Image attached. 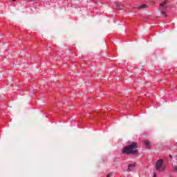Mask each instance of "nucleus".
Returning <instances> with one entry per match:
<instances>
[{
	"mask_svg": "<svg viewBox=\"0 0 177 177\" xmlns=\"http://www.w3.org/2000/svg\"><path fill=\"white\" fill-rule=\"evenodd\" d=\"M138 142H133L131 145L124 147L122 149V154H126L127 156H130V154H138L139 151L138 149Z\"/></svg>",
	"mask_w": 177,
	"mask_h": 177,
	"instance_id": "1",
	"label": "nucleus"
},
{
	"mask_svg": "<svg viewBox=\"0 0 177 177\" xmlns=\"http://www.w3.org/2000/svg\"><path fill=\"white\" fill-rule=\"evenodd\" d=\"M162 164H164V161L162 160V159H160L156 162V171H160V169H161V167L162 166Z\"/></svg>",
	"mask_w": 177,
	"mask_h": 177,
	"instance_id": "2",
	"label": "nucleus"
},
{
	"mask_svg": "<svg viewBox=\"0 0 177 177\" xmlns=\"http://www.w3.org/2000/svg\"><path fill=\"white\" fill-rule=\"evenodd\" d=\"M144 145L146 149H151V144L150 143V141H149L148 140H145L144 141Z\"/></svg>",
	"mask_w": 177,
	"mask_h": 177,
	"instance_id": "3",
	"label": "nucleus"
},
{
	"mask_svg": "<svg viewBox=\"0 0 177 177\" xmlns=\"http://www.w3.org/2000/svg\"><path fill=\"white\" fill-rule=\"evenodd\" d=\"M135 167H136V163L129 165L128 168L127 169V172H132V170L133 169V168H135Z\"/></svg>",
	"mask_w": 177,
	"mask_h": 177,
	"instance_id": "4",
	"label": "nucleus"
},
{
	"mask_svg": "<svg viewBox=\"0 0 177 177\" xmlns=\"http://www.w3.org/2000/svg\"><path fill=\"white\" fill-rule=\"evenodd\" d=\"M134 8H135V9H145V8H147V5L142 4L140 6H136Z\"/></svg>",
	"mask_w": 177,
	"mask_h": 177,
	"instance_id": "5",
	"label": "nucleus"
},
{
	"mask_svg": "<svg viewBox=\"0 0 177 177\" xmlns=\"http://www.w3.org/2000/svg\"><path fill=\"white\" fill-rule=\"evenodd\" d=\"M168 3V0H165L163 2L159 4L160 8H162V6H165Z\"/></svg>",
	"mask_w": 177,
	"mask_h": 177,
	"instance_id": "6",
	"label": "nucleus"
},
{
	"mask_svg": "<svg viewBox=\"0 0 177 177\" xmlns=\"http://www.w3.org/2000/svg\"><path fill=\"white\" fill-rule=\"evenodd\" d=\"M115 8L117 9V10H120L121 9V6H120V5H118V3H115Z\"/></svg>",
	"mask_w": 177,
	"mask_h": 177,
	"instance_id": "7",
	"label": "nucleus"
},
{
	"mask_svg": "<svg viewBox=\"0 0 177 177\" xmlns=\"http://www.w3.org/2000/svg\"><path fill=\"white\" fill-rule=\"evenodd\" d=\"M111 175H112V174L111 173V174H109L108 175H107V176L106 177H111Z\"/></svg>",
	"mask_w": 177,
	"mask_h": 177,
	"instance_id": "8",
	"label": "nucleus"
},
{
	"mask_svg": "<svg viewBox=\"0 0 177 177\" xmlns=\"http://www.w3.org/2000/svg\"><path fill=\"white\" fill-rule=\"evenodd\" d=\"M153 177H157V174L154 173L153 174Z\"/></svg>",
	"mask_w": 177,
	"mask_h": 177,
	"instance_id": "9",
	"label": "nucleus"
},
{
	"mask_svg": "<svg viewBox=\"0 0 177 177\" xmlns=\"http://www.w3.org/2000/svg\"><path fill=\"white\" fill-rule=\"evenodd\" d=\"M169 157L170 158H172V155L169 154Z\"/></svg>",
	"mask_w": 177,
	"mask_h": 177,
	"instance_id": "10",
	"label": "nucleus"
},
{
	"mask_svg": "<svg viewBox=\"0 0 177 177\" xmlns=\"http://www.w3.org/2000/svg\"><path fill=\"white\" fill-rule=\"evenodd\" d=\"M168 15H167L166 14L164 15V17H167Z\"/></svg>",
	"mask_w": 177,
	"mask_h": 177,
	"instance_id": "11",
	"label": "nucleus"
},
{
	"mask_svg": "<svg viewBox=\"0 0 177 177\" xmlns=\"http://www.w3.org/2000/svg\"><path fill=\"white\" fill-rule=\"evenodd\" d=\"M161 15H164V12H161Z\"/></svg>",
	"mask_w": 177,
	"mask_h": 177,
	"instance_id": "12",
	"label": "nucleus"
},
{
	"mask_svg": "<svg viewBox=\"0 0 177 177\" xmlns=\"http://www.w3.org/2000/svg\"><path fill=\"white\" fill-rule=\"evenodd\" d=\"M14 2L16 1V0H12Z\"/></svg>",
	"mask_w": 177,
	"mask_h": 177,
	"instance_id": "13",
	"label": "nucleus"
}]
</instances>
